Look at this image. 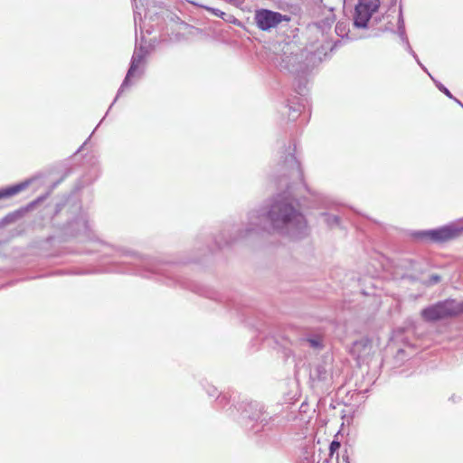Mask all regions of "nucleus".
Listing matches in <instances>:
<instances>
[{"label":"nucleus","instance_id":"f257e3e1","mask_svg":"<svg viewBox=\"0 0 463 463\" xmlns=\"http://www.w3.org/2000/svg\"><path fill=\"white\" fill-rule=\"evenodd\" d=\"M268 222L273 231L293 239H300L307 234L308 227L305 216L295 208L293 199L282 194L274 198L269 211L264 209L250 211L248 213L244 230L224 244L266 231Z\"/></svg>","mask_w":463,"mask_h":463},{"label":"nucleus","instance_id":"f03ea898","mask_svg":"<svg viewBox=\"0 0 463 463\" xmlns=\"http://www.w3.org/2000/svg\"><path fill=\"white\" fill-rule=\"evenodd\" d=\"M462 313L463 302L458 303L453 299H447L423 308L420 315L426 322H436Z\"/></svg>","mask_w":463,"mask_h":463},{"label":"nucleus","instance_id":"7ed1b4c3","mask_svg":"<svg viewBox=\"0 0 463 463\" xmlns=\"http://www.w3.org/2000/svg\"><path fill=\"white\" fill-rule=\"evenodd\" d=\"M298 51V48L289 43L283 47L282 53L277 58V65L280 71L292 74L305 72V66L302 63L304 52Z\"/></svg>","mask_w":463,"mask_h":463},{"label":"nucleus","instance_id":"20e7f679","mask_svg":"<svg viewBox=\"0 0 463 463\" xmlns=\"http://www.w3.org/2000/svg\"><path fill=\"white\" fill-rule=\"evenodd\" d=\"M295 149V145L289 144L288 147L284 146L280 151H279L276 171L282 175L295 177L301 180L303 173L300 164L294 155Z\"/></svg>","mask_w":463,"mask_h":463},{"label":"nucleus","instance_id":"39448f33","mask_svg":"<svg viewBox=\"0 0 463 463\" xmlns=\"http://www.w3.org/2000/svg\"><path fill=\"white\" fill-rule=\"evenodd\" d=\"M267 416L263 411L262 405L257 402H250L245 404L241 413L243 426L255 433L260 431L267 424Z\"/></svg>","mask_w":463,"mask_h":463},{"label":"nucleus","instance_id":"423d86ee","mask_svg":"<svg viewBox=\"0 0 463 463\" xmlns=\"http://www.w3.org/2000/svg\"><path fill=\"white\" fill-rule=\"evenodd\" d=\"M256 26L264 32H269L282 22H289L290 16L269 9H258L253 17Z\"/></svg>","mask_w":463,"mask_h":463},{"label":"nucleus","instance_id":"0eeeda50","mask_svg":"<svg viewBox=\"0 0 463 463\" xmlns=\"http://www.w3.org/2000/svg\"><path fill=\"white\" fill-rule=\"evenodd\" d=\"M462 232L463 227L449 224L438 229L424 231L420 232V237L435 242H443L457 238Z\"/></svg>","mask_w":463,"mask_h":463},{"label":"nucleus","instance_id":"6e6552de","mask_svg":"<svg viewBox=\"0 0 463 463\" xmlns=\"http://www.w3.org/2000/svg\"><path fill=\"white\" fill-rule=\"evenodd\" d=\"M397 30H398V34L400 35L402 40L406 44L407 51L413 56V58L416 60L417 63L420 66V68L424 71H426L429 74V76L433 80V81L435 82L436 87L441 92H443L447 97H449V99H454V96L451 94V92L443 84H441L440 82L435 80L431 77V75L428 72L427 69L420 61L417 54L415 53V52L412 50L411 46L410 45L408 38L406 36V33H405L404 20H403V15H402V8L401 5L399 6V12H398V15H397Z\"/></svg>","mask_w":463,"mask_h":463},{"label":"nucleus","instance_id":"1a4fd4ad","mask_svg":"<svg viewBox=\"0 0 463 463\" xmlns=\"http://www.w3.org/2000/svg\"><path fill=\"white\" fill-rule=\"evenodd\" d=\"M378 7V0H359L354 10V25L357 28H365Z\"/></svg>","mask_w":463,"mask_h":463},{"label":"nucleus","instance_id":"9d476101","mask_svg":"<svg viewBox=\"0 0 463 463\" xmlns=\"http://www.w3.org/2000/svg\"><path fill=\"white\" fill-rule=\"evenodd\" d=\"M146 50L143 47H140L138 49H136L131 59L130 67L128 71L127 76L123 81V83L120 86V89H125L129 85V78L132 77L136 71L137 70L138 66L143 63L144 59L146 55Z\"/></svg>","mask_w":463,"mask_h":463},{"label":"nucleus","instance_id":"9b49d317","mask_svg":"<svg viewBox=\"0 0 463 463\" xmlns=\"http://www.w3.org/2000/svg\"><path fill=\"white\" fill-rule=\"evenodd\" d=\"M133 256L135 257L136 260L135 265L138 266L137 272L141 276L148 277L150 274L159 272L156 267V263L155 260L150 259H143L141 256L137 255L136 253H133Z\"/></svg>","mask_w":463,"mask_h":463},{"label":"nucleus","instance_id":"f8f14e48","mask_svg":"<svg viewBox=\"0 0 463 463\" xmlns=\"http://www.w3.org/2000/svg\"><path fill=\"white\" fill-rule=\"evenodd\" d=\"M372 342L368 338H363L354 343L351 353L357 360H364L371 354Z\"/></svg>","mask_w":463,"mask_h":463},{"label":"nucleus","instance_id":"ddd939ff","mask_svg":"<svg viewBox=\"0 0 463 463\" xmlns=\"http://www.w3.org/2000/svg\"><path fill=\"white\" fill-rule=\"evenodd\" d=\"M331 366L323 361L317 364L310 371V378L313 381H326L330 375Z\"/></svg>","mask_w":463,"mask_h":463},{"label":"nucleus","instance_id":"4468645a","mask_svg":"<svg viewBox=\"0 0 463 463\" xmlns=\"http://www.w3.org/2000/svg\"><path fill=\"white\" fill-rule=\"evenodd\" d=\"M29 184L30 181L27 180L9 187L0 189V200L4 198H9L19 194L24 190L29 185Z\"/></svg>","mask_w":463,"mask_h":463},{"label":"nucleus","instance_id":"2eb2a0df","mask_svg":"<svg viewBox=\"0 0 463 463\" xmlns=\"http://www.w3.org/2000/svg\"><path fill=\"white\" fill-rule=\"evenodd\" d=\"M306 74V71L304 73L297 74L298 77V82L296 83V90L298 94L304 96L305 91L307 90V80L303 75Z\"/></svg>","mask_w":463,"mask_h":463},{"label":"nucleus","instance_id":"dca6fc26","mask_svg":"<svg viewBox=\"0 0 463 463\" xmlns=\"http://www.w3.org/2000/svg\"><path fill=\"white\" fill-rule=\"evenodd\" d=\"M324 222L327 224L329 227L337 226L339 224V218L336 215H332L328 213H323Z\"/></svg>","mask_w":463,"mask_h":463},{"label":"nucleus","instance_id":"f3484780","mask_svg":"<svg viewBox=\"0 0 463 463\" xmlns=\"http://www.w3.org/2000/svg\"><path fill=\"white\" fill-rule=\"evenodd\" d=\"M335 32L341 37L346 36V24L343 22L337 23V24L335 25Z\"/></svg>","mask_w":463,"mask_h":463},{"label":"nucleus","instance_id":"a211bd4d","mask_svg":"<svg viewBox=\"0 0 463 463\" xmlns=\"http://www.w3.org/2000/svg\"><path fill=\"white\" fill-rule=\"evenodd\" d=\"M208 392V394L210 396H215L218 392L217 389L215 387H210V389L207 391Z\"/></svg>","mask_w":463,"mask_h":463},{"label":"nucleus","instance_id":"6ab92c4d","mask_svg":"<svg viewBox=\"0 0 463 463\" xmlns=\"http://www.w3.org/2000/svg\"><path fill=\"white\" fill-rule=\"evenodd\" d=\"M123 90H124V89H122V90H121V89L119 88V90H118V94H117V97H116V99H114V101H113V102H111V104L109 105V108H112V107H113V105H114V103L116 102V100H117L118 97L121 94V92L123 91Z\"/></svg>","mask_w":463,"mask_h":463},{"label":"nucleus","instance_id":"aec40b11","mask_svg":"<svg viewBox=\"0 0 463 463\" xmlns=\"http://www.w3.org/2000/svg\"><path fill=\"white\" fill-rule=\"evenodd\" d=\"M123 90H124V89H122V90H121V89L119 88V90H118V94H117V97H116V99H114V101H113V102H111V104L109 105V108H112V107H113V105H114V103L116 102V100H117L118 97L121 94V92L123 91Z\"/></svg>","mask_w":463,"mask_h":463},{"label":"nucleus","instance_id":"412c9836","mask_svg":"<svg viewBox=\"0 0 463 463\" xmlns=\"http://www.w3.org/2000/svg\"><path fill=\"white\" fill-rule=\"evenodd\" d=\"M123 90H124V89H122V90H121V89L119 88V90H118V94H117V97H116V99H114V101H113V102H111V104L109 105V108H112V107H113V105H114V103L116 102V100H117L118 97L121 94V92L123 91Z\"/></svg>","mask_w":463,"mask_h":463},{"label":"nucleus","instance_id":"4be33fe9","mask_svg":"<svg viewBox=\"0 0 463 463\" xmlns=\"http://www.w3.org/2000/svg\"><path fill=\"white\" fill-rule=\"evenodd\" d=\"M439 279H440V278H439V276H438V275H434V276H432V277H431V280H432L433 282H435V283L439 282Z\"/></svg>","mask_w":463,"mask_h":463},{"label":"nucleus","instance_id":"5701e85b","mask_svg":"<svg viewBox=\"0 0 463 463\" xmlns=\"http://www.w3.org/2000/svg\"><path fill=\"white\" fill-rule=\"evenodd\" d=\"M310 344L312 346H318L319 343L317 340H310Z\"/></svg>","mask_w":463,"mask_h":463},{"label":"nucleus","instance_id":"b1692460","mask_svg":"<svg viewBox=\"0 0 463 463\" xmlns=\"http://www.w3.org/2000/svg\"><path fill=\"white\" fill-rule=\"evenodd\" d=\"M339 446H340V444L338 442L333 441L331 443V449H333V448H336V447L338 448Z\"/></svg>","mask_w":463,"mask_h":463},{"label":"nucleus","instance_id":"393cba45","mask_svg":"<svg viewBox=\"0 0 463 463\" xmlns=\"http://www.w3.org/2000/svg\"><path fill=\"white\" fill-rule=\"evenodd\" d=\"M339 446H340V444L338 442L333 441L331 443V449H333V448H336V447L338 448Z\"/></svg>","mask_w":463,"mask_h":463},{"label":"nucleus","instance_id":"a878e982","mask_svg":"<svg viewBox=\"0 0 463 463\" xmlns=\"http://www.w3.org/2000/svg\"><path fill=\"white\" fill-rule=\"evenodd\" d=\"M121 255H128L131 254L130 251L123 250H118Z\"/></svg>","mask_w":463,"mask_h":463},{"label":"nucleus","instance_id":"bb28decb","mask_svg":"<svg viewBox=\"0 0 463 463\" xmlns=\"http://www.w3.org/2000/svg\"><path fill=\"white\" fill-rule=\"evenodd\" d=\"M289 110H292L293 113H297V112L299 111V109L298 108V109L297 108H293V107L290 106L289 107Z\"/></svg>","mask_w":463,"mask_h":463},{"label":"nucleus","instance_id":"cd10ccee","mask_svg":"<svg viewBox=\"0 0 463 463\" xmlns=\"http://www.w3.org/2000/svg\"><path fill=\"white\" fill-rule=\"evenodd\" d=\"M453 99V100H455V101H456V102H457L460 107H462V108H463V103H462L460 100H458V99H456L455 97H454V99Z\"/></svg>","mask_w":463,"mask_h":463},{"label":"nucleus","instance_id":"c85d7f7f","mask_svg":"<svg viewBox=\"0 0 463 463\" xmlns=\"http://www.w3.org/2000/svg\"><path fill=\"white\" fill-rule=\"evenodd\" d=\"M83 226L86 231L89 229V224L86 221H83Z\"/></svg>","mask_w":463,"mask_h":463},{"label":"nucleus","instance_id":"c756f323","mask_svg":"<svg viewBox=\"0 0 463 463\" xmlns=\"http://www.w3.org/2000/svg\"><path fill=\"white\" fill-rule=\"evenodd\" d=\"M213 13H214L215 14H217V15H219V13H220L221 14H223V13H222V12H221V11H219V10H213Z\"/></svg>","mask_w":463,"mask_h":463},{"label":"nucleus","instance_id":"7c9ffc66","mask_svg":"<svg viewBox=\"0 0 463 463\" xmlns=\"http://www.w3.org/2000/svg\"><path fill=\"white\" fill-rule=\"evenodd\" d=\"M385 30H392V26H386Z\"/></svg>","mask_w":463,"mask_h":463}]
</instances>
